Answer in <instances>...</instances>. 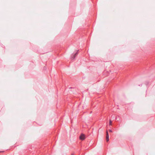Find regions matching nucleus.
Instances as JSON below:
<instances>
[{"label": "nucleus", "mask_w": 155, "mask_h": 155, "mask_svg": "<svg viewBox=\"0 0 155 155\" xmlns=\"http://www.w3.org/2000/svg\"><path fill=\"white\" fill-rule=\"evenodd\" d=\"M78 51H77V52L75 53V54H72L71 55V59H74L75 57L78 55Z\"/></svg>", "instance_id": "obj_1"}, {"label": "nucleus", "mask_w": 155, "mask_h": 155, "mask_svg": "<svg viewBox=\"0 0 155 155\" xmlns=\"http://www.w3.org/2000/svg\"><path fill=\"white\" fill-rule=\"evenodd\" d=\"M85 138V135L83 134H81L80 137V139L81 140H84Z\"/></svg>", "instance_id": "obj_2"}, {"label": "nucleus", "mask_w": 155, "mask_h": 155, "mask_svg": "<svg viewBox=\"0 0 155 155\" xmlns=\"http://www.w3.org/2000/svg\"><path fill=\"white\" fill-rule=\"evenodd\" d=\"M109 139L108 133L107 131L106 134V140L107 142H108L109 141Z\"/></svg>", "instance_id": "obj_3"}, {"label": "nucleus", "mask_w": 155, "mask_h": 155, "mask_svg": "<svg viewBox=\"0 0 155 155\" xmlns=\"http://www.w3.org/2000/svg\"><path fill=\"white\" fill-rule=\"evenodd\" d=\"M112 121L111 120H109V125H112Z\"/></svg>", "instance_id": "obj_4"}, {"label": "nucleus", "mask_w": 155, "mask_h": 155, "mask_svg": "<svg viewBox=\"0 0 155 155\" xmlns=\"http://www.w3.org/2000/svg\"><path fill=\"white\" fill-rule=\"evenodd\" d=\"M109 131L110 132H112V131L111 130H109Z\"/></svg>", "instance_id": "obj_5"}, {"label": "nucleus", "mask_w": 155, "mask_h": 155, "mask_svg": "<svg viewBox=\"0 0 155 155\" xmlns=\"http://www.w3.org/2000/svg\"><path fill=\"white\" fill-rule=\"evenodd\" d=\"M117 117H116V118H115V119H116V120H117Z\"/></svg>", "instance_id": "obj_6"}]
</instances>
